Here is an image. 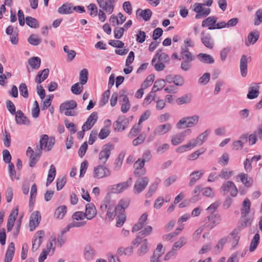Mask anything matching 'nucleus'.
<instances>
[{
    "instance_id": "obj_14",
    "label": "nucleus",
    "mask_w": 262,
    "mask_h": 262,
    "mask_svg": "<svg viewBox=\"0 0 262 262\" xmlns=\"http://www.w3.org/2000/svg\"><path fill=\"white\" fill-rule=\"evenodd\" d=\"M97 118V113L96 112H93L88 118L82 128H84L86 130H90L96 122Z\"/></svg>"
},
{
    "instance_id": "obj_42",
    "label": "nucleus",
    "mask_w": 262,
    "mask_h": 262,
    "mask_svg": "<svg viewBox=\"0 0 262 262\" xmlns=\"http://www.w3.org/2000/svg\"><path fill=\"white\" fill-rule=\"evenodd\" d=\"M260 236L258 233H256L252 239L249 247L250 252H253L257 247L259 242Z\"/></svg>"
},
{
    "instance_id": "obj_56",
    "label": "nucleus",
    "mask_w": 262,
    "mask_h": 262,
    "mask_svg": "<svg viewBox=\"0 0 262 262\" xmlns=\"http://www.w3.org/2000/svg\"><path fill=\"white\" fill-rule=\"evenodd\" d=\"M28 41L33 46H37L41 42V39L35 34L31 35L28 38Z\"/></svg>"
},
{
    "instance_id": "obj_43",
    "label": "nucleus",
    "mask_w": 262,
    "mask_h": 262,
    "mask_svg": "<svg viewBox=\"0 0 262 262\" xmlns=\"http://www.w3.org/2000/svg\"><path fill=\"white\" fill-rule=\"evenodd\" d=\"M27 25L32 28H38L39 27L38 20L31 16H27L26 18Z\"/></svg>"
},
{
    "instance_id": "obj_27",
    "label": "nucleus",
    "mask_w": 262,
    "mask_h": 262,
    "mask_svg": "<svg viewBox=\"0 0 262 262\" xmlns=\"http://www.w3.org/2000/svg\"><path fill=\"white\" fill-rule=\"evenodd\" d=\"M73 7L71 3L63 4L58 9V12L61 14H69L73 12Z\"/></svg>"
},
{
    "instance_id": "obj_62",
    "label": "nucleus",
    "mask_w": 262,
    "mask_h": 262,
    "mask_svg": "<svg viewBox=\"0 0 262 262\" xmlns=\"http://www.w3.org/2000/svg\"><path fill=\"white\" fill-rule=\"evenodd\" d=\"M83 85L80 86L79 83L77 82L73 84L71 87L72 92L75 95L80 94L83 90Z\"/></svg>"
},
{
    "instance_id": "obj_19",
    "label": "nucleus",
    "mask_w": 262,
    "mask_h": 262,
    "mask_svg": "<svg viewBox=\"0 0 262 262\" xmlns=\"http://www.w3.org/2000/svg\"><path fill=\"white\" fill-rule=\"evenodd\" d=\"M242 183L247 187H250L253 184V180L247 174L242 172L237 175Z\"/></svg>"
},
{
    "instance_id": "obj_49",
    "label": "nucleus",
    "mask_w": 262,
    "mask_h": 262,
    "mask_svg": "<svg viewBox=\"0 0 262 262\" xmlns=\"http://www.w3.org/2000/svg\"><path fill=\"white\" fill-rule=\"evenodd\" d=\"M63 51L67 54V56L69 61H72L76 56V52L73 50H70L69 47L68 46H64L63 47Z\"/></svg>"
},
{
    "instance_id": "obj_26",
    "label": "nucleus",
    "mask_w": 262,
    "mask_h": 262,
    "mask_svg": "<svg viewBox=\"0 0 262 262\" xmlns=\"http://www.w3.org/2000/svg\"><path fill=\"white\" fill-rule=\"evenodd\" d=\"M129 201L128 199H122L120 200L115 207V212L124 213L125 209L128 206Z\"/></svg>"
},
{
    "instance_id": "obj_44",
    "label": "nucleus",
    "mask_w": 262,
    "mask_h": 262,
    "mask_svg": "<svg viewBox=\"0 0 262 262\" xmlns=\"http://www.w3.org/2000/svg\"><path fill=\"white\" fill-rule=\"evenodd\" d=\"M139 124H135L130 130L128 137L131 139L137 136L138 134L141 131V127Z\"/></svg>"
},
{
    "instance_id": "obj_18",
    "label": "nucleus",
    "mask_w": 262,
    "mask_h": 262,
    "mask_svg": "<svg viewBox=\"0 0 262 262\" xmlns=\"http://www.w3.org/2000/svg\"><path fill=\"white\" fill-rule=\"evenodd\" d=\"M203 174V171L198 170L191 172L190 174V181L188 184L189 187L193 186L196 181L200 179Z\"/></svg>"
},
{
    "instance_id": "obj_21",
    "label": "nucleus",
    "mask_w": 262,
    "mask_h": 262,
    "mask_svg": "<svg viewBox=\"0 0 262 262\" xmlns=\"http://www.w3.org/2000/svg\"><path fill=\"white\" fill-rule=\"evenodd\" d=\"M259 37V33L256 30H253L248 35V41H246V46L248 47L250 44L254 45L258 40Z\"/></svg>"
},
{
    "instance_id": "obj_35",
    "label": "nucleus",
    "mask_w": 262,
    "mask_h": 262,
    "mask_svg": "<svg viewBox=\"0 0 262 262\" xmlns=\"http://www.w3.org/2000/svg\"><path fill=\"white\" fill-rule=\"evenodd\" d=\"M95 251L91 246H86L84 249V256L86 260L90 261L94 258Z\"/></svg>"
},
{
    "instance_id": "obj_17",
    "label": "nucleus",
    "mask_w": 262,
    "mask_h": 262,
    "mask_svg": "<svg viewBox=\"0 0 262 262\" xmlns=\"http://www.w3.org/2000/svg\"><path fill=\"white\" fill-rule=\"evenodd\" d=\"M15 115V121L17 124L25 125H29L30 124L29 119L21 111L18 110Z\"/></svg>"
},
{
    "instance_id": "obj_30",
    "label": "nucleus",
    "mask_w": 262,
    "mask_h": 262,
    "mask_svg": "<svg viewBox=\"0 0 262 262\" xmlns=\"http://www.w3.org/2000/svg\"><path fill=\"white\" fill-rule=\"evenodd\" d=\"M77 103L75 100H71L62 103L60 105V110L61 111L64 110H73L77 107Z\"/></svg>"
},
{
    "instance_id": "obj_23",
    "label": "nucleus",
    "mask_w": 262,
    "mask_h": 262,
    "mask_svg": "<svg viewBox=\"0 0 262 262\" xmlns=\"http://www.w3.org/2000/svg\"><path fill=\"white\" fill-rule=\"evenodd\" d=\"M15 251L14 244L11 243L7 249L4 262H11L13 257Z\"/></svg>"
},
{
    "instance_id": "obj_50",
    "label": "nucleus",
    "mask_w": 262,
    "mask_h": 262,
    "mask_svg": "<svg viewBox=\"0 0 262 262\" xmlns=\"http://www.w3.org/2000/svg\"><path fill=\"white\" fill-rule=\"evenodd\" d=\"M229 161V155L225 152L222 156L218 159V163L223 166H225L228 165Z\"/></svg>"
},
{
    "instance_id": "obj_20",
    "label": "nucleus",
    "mask_w": 262,
    "mask_h": 262,
    "mask_svg": "<svg viewBox=\"0 0 262 262\" xmlns=\"http://www.w3.org/2000/svg\"><path fill=\"white\" fill-rule=\"evenodd\" d=\"M248 58L245 55H243L240 59V71L241 75L246 77L247 73V63Z\"/></svg>"
},
{
    "instance_id": "obj_51",
    "label": "nucleus",
    "mask_w": 262,
    "mask_h": 262,
    "mask_svg": "<svg viewBox=\"0 0 262 262\" xmlns=\"http://www.w3.org/2000/svg\"><path fill=\"white\" fill-rule=\"evenodd\" d=\"M156 151L159 155H161L164 153L169 148V145L167 143H164L162 145H156Z\"/></svg>"
},
{
    "instance_id": "obj_6",
    "label": "nucleus",
    "mask_w": 262,
    "mask_h": 262,
    "mask_svg": "<svg viewBox=\"0 0 262 262\" xmlns=\"http://www.w3.org/2000/svg\"><path fill=\"white\" fill-rule=\"evenodd\" d=\"M110 170L105 166L99 165L94 168L93 176L95 178L101 179L110 176Z\"/></svg>"
},
{
    "instance_id": "obj_39",
    "label": "nucleus",
    "mask_w": 262,
    "mask_h": 262,
    "mask_svg": "<svg viewBox=\"0 0 262 262\" xmlns=\"http://www.w3.org/2000/svg\"><path fill=\"white\" fill-rule=\"evenodd\" d=\"M111 198L110 196H106L104 200L102 201L100 205V210L104 213L106 209H108L109 206H112Z\"/></svg>"
},
{
    "instance_id": "obj_7",
    "label": "nucleus",
    "mask_w": 262,
    "mask_h": 262,
    "mask_svg": "<svg viewBox=\"0 0 262 262\" xmlns=\"http://www.w3.org/2000/svg\"><path fill=\"white\" fill-rule=\"evenodd\" d=\"M221 189L224 192V195L230 190V195L232 197L236 196L238 192L237 188L234 183L230 181L224 182L222 184Z\"/></svg>"
},
{
    "instance_id": "obj_58",
    "label": "nucleus",
    "mask_w": 262,
    "mask_h": 262,
    "mask_svg": "<svg viewBox=\"0 0 262 262\" xmlns=\"http://www.w3.org/2000/svg\"><path fill=\"white\" fill-rule=\"evenodd\" d=\"M19 90L22 96L27 98L29 96V93L27 85L25 83H21L19 86Z\"/></svg>"
},
{
    "instance_id": "obj_10",
    "label": "nucleus",
    "mask_w": 262,
    "mask_h": 262,
    "mask_svg": "<svg viewBox=\"0 0 262 262\" xmlns=\"http://www.w3.org/2000/svg\"><path fill=\"white\" fill-rule=\"evenodd\" d=\"M45 234L43 230L38 231L36 233L32 240V250L33 252L36 251L40 247L42 242V238Z\"/></svg>"
},
{
    "instance_id": "obj_31",
    "label": "nucleus",
    "mask_w": 262,
    "mask_h": 262,
    "mask_svg": "<svg viewBox=\"0 0 262 262\" xmlns=\"http://www.w3.org/2000/svg\"><path fill=\"white\" fill-rule=\"evenodd\" d=\"M228 236L221 238L214 247L213 252L214 253H219L223 249L224 246L228 241Z\"/></svg>"
},
{
    "instance_id": "obj_25",
    "label": "nucleus",
    "mask_w": 262,
    "mask_h": 262,
    "mask_svg": "<svg viewBox=\"0 0 262 262\" xmlns=\"http://www.w3.org/2000/svg\"><path fill=\"white\" fill-rule=\"evenodd\" d=\"M201 41L203 45L209 49H212L213 47V41L209 34L205 35L204 32L201 34Z\"/></svg>"
},
{
    "instance_id": "obj_48",
    "label": "nucleus",
    "mask_w": 262,
    "mask_h": 262,
    "mask_svg": "<svg viewBox=\"0 0 262 262\" xmlns=\"http://www.w3.org/2000/svg\"><path fill=\"white\" fill-rule=\"evenodd\" d=\"M191 97L189 95H185L183 96L178 98L177 99V103L179 105L187 104L190 102Z\"/></svg>"
},
{
    "instance_id": "obj_12",
    "label": "nucleus",
    "mask_w": 262,
    "mask_h": 262,
    "mask_svg": "<svg viewBox=\"0 0 262 262\" xmlns=\"http://www.w3.org/2000/svg\"><path fill=\"white\" fill-rule=\"evenodd\" d=\"M99 6L108 14H111L114 11V4L116 1L113 0H106L104 2L103 0H97Z\"/></svg>"
},
{
    "instance_id": "obj_28",
    "label": "nucleus",
    "mask_w": 262,
    "mask_h": 262,
    "mask_svg": "<svg viewBox=\"0 0 262 262\" xmlns=\"http://www.w3.org/2000/svg\"><path fill=\"white\" fill-rule=\"evenodd\" d=\"M251 203L247 198L245 199L243 203V207L241 208V218H245L249 213Z\"/></svg>"
},
{
    "instance_id": "obj_16",
    "label": "nucleus",
    "mask_w": 262,
    "mask_h": 262,
    "mask_svg": "<svg viewBox=\"0 0 262 262\" xmlns=\"http://www.w3.org/2000/svg\"><path fill=\"white\" fill-rule=\"evenodd\" d=\"M86 218L88 220H91L97 214V210L93 203H88L85 206Z\"/></svg>"
},
{
    "instance_id": "obj_3",
    "label": "nucleus",
    "mask_w": 262,
    "mask_h": 262,
    "mask_svg": "<svg viewBox=\"0 0 262 262\" xmlns=\"http://www.w3.org/2000/svg\"><path fill=\"white\" fill-rule=\"evenodd\" d=\"M199 119L200 117L197 115L183 117L177 123V127L178 129H182L185 127L194 126L198 124Z\"/></svg>"
},
{
    "instance_id": "obj_11",
    "label": "nucleus",
    "mask_w": 262,
    "mask_h": 262,
    "mask_svg": "<svg viewBox=\"0 0 262 262\" xmlns=\"http://www.w3.org/2000/svg\"><path fill=\"white\" fill-rule=\"evenodd\" d=\"M191 133L190 129H187L184 131L181 132L173 136H172L171 140V144L173 145H178L181 143L185 139L187 135H189Z\"/></svg>"
},
{
    "instance_id": "obj_38",
    "label": "nucleus",
    "mask_w": 262,
    "mask_h": 262,
    "mask_svg": "<svg viewBox=\"0 0 262 262\" xmlns=\"http://www.w3.org/2000/svg\"><path fill=\"white\" fill-rule=\"evenodd\" d=\"M203 190L202 186L200 185H196L192 192V197L190 199L191 202H195L199 200L198 196L200 192Z\"/></svg>"
},
{
    "instance_id": "obj_33",
    "label": "nucleus",
    "mask_w": 262,
    "mask_h": 262,
    "mask_svg": "<svg viewBox=\"0 0 262 262\" xmlns=\"http://www.w3.org/2000/svg\"><path fill=\"white\" fill-rule=\"evenodd\" d=\"M28 64L33 69H38L41 64V60L38 57H33L28 59Z\"/></svg>"
},
{
    "instance_id": "obj_37",
    "label": "nucleus",
    "mask_w": 262,
    "mask_h": 262,
    "mask_svg": "<svg viewBox=\"0 0 262 262\" xmlns=\"http://www.w3.org/2000/svg\"><path fill=\"white\" fill-rule=\"evenodd\" d=\"M148 251L147 239H144L142 241L140 247L137 251V254L139 256H142L145 255Z\"/></svg>"
},
{
    "instance_id": "obj_60",
    "label": "nucleus",
    "mask_w": 262,
    "mask_h": 262,
    "mask_svg": "<svg viewBox=\"0 0 262 262\" xmlns=\"http://www.w3.org/2000/svg\"><path fill=\"white\" fill-rule=\"evenodd\" d=\"M158 182L152 184L149 187L147 192L145 194L146 198H150L155 192L158 188Z\"/></svg>"
},
{
    "instance_id": "obj_52",
    "label": "nucleus",
    "mask_w": 262,
    "mask_h": 262,
    "mask_svg": "<svg viewBox=\"0 0 262 262\" xmlns=\"http://www.w3.org/2000/svg\"><path fill=\"white\" fill-rule=\"evenodd\" d=\"M186 243V239L184 237H181L178 241L176 242L173 245L172 249H173L175 252H176L178 249L181 248L183 245Z\"/></svg>"
},
{
    "instance_id": "obj_61",
    "label": "nucleus",
    "mask_w": 262,
    "mask_h": 262,
    "mask_svg": "<svg viewBox=\"0 0 262 262\" xmlns=\"http://www.w3.org/2000/svg\"><path fill=\"white\" fill-rule=\"evenodd\" d=\"M110 131L107 126L102 128L98 134V137L102 140L106 138L110 135Z\"/></svg>"
},
{
    "instance_id": "obj_57",
    "label": "nucleus",
    "mask_w": 262,
    "mask_h": 262,
    "mask_svg": "<svg viewBox=\"0 0 262 262\" xmlns=\"http://www.w3.org/2000/svg\"><path fill=\"white\" fill-rule=\"evenodd\" d=\"M66 178L64 176L59 177L56 180V188L57 190H61L66 183Z\"/></svg>"
},
{
    "instance_id": "obj_1",
    "label": "nucleus",
    "mask_w": 262,
    "mask_h": 262,
    "mask_svg": "<svg viewBox=\"0 0 262 262\" xmlns=\"http://www.w3.org/2000/svg\"><path fill=\"white\" fill-rule=\"evenodd\" d=\"M55 139L53 137L50 138L47 135H43L40 137L39 145H37L35 152L31 147H28L26 151L27 156L29 158V166L34 167L39 159L42 150L50 151L55 144Z\"/></svg>"
},
{
    "instance_id": "obj_41",
    "label": "nucleus",
    "mask_w": 262,
    "mask_h": 262,
    "mask_svg": "<svg viewBox=\"0 0 262 262\" xmlns=\"http://www.w3.org/2000/svg\"><path fill=\"white\" fill-rule=\"evenodd\" d=\"M181 55L183 60L192 61L194 59V57L192 56L191 53L189 52L188 49L187 48H185V49H183Z\"/></svg>"
},
{
    "instance_id": "obj_22",
    "label": "nucleus",
    "mask_w": 262,
    "mask_h": 262,
    "mask_svg": "<svg viewBox=\"0 0 262 262\" xmlns=\"http://www.w3.org/2000/svg\"><path fill=\"white\" fill-rule=\"evenodd\" d=\"M171 129V125L167 123L158 126L154 130L155 135H164L168 132Z\"/></svg>"
},
{
    "instance_id": "obj_15",
    "label": "nucleus",
    "mask_w": 262,
    "mask_h": 262,
    "mask_svg": "<svg viewBox=\"0 0 262 262\" xmlns=\"http://www.w3.org/2000/svg\"><path fill=\"white\" fill-rule=\"evenodd\" d=\"M132 178H129L127 181L119 183L113 186L112 190L115 193H120L126 189L130 186L132 183Z\"/></svg>"
},
{
    "instance_id": "obj_5",
    "label": "nucleus",
    "mask_w": 262,
    "mask_h": 262,
    "mask_svg": "<svg viewBox=\"0 0 262 262\" xmlns=\"http://www.w3.org/2000/svg\"><path fill=\"white\" fill-rule=\"evenodd\" d=\"M113 149V145L111 144L104 145L99 155V160L101 164H104L111 155V150Z\"/></svg>"
},
{
    "instance_id": "obj_9",
    "label": "nucleus",
    "mask_w": 262,
    "mask_h": 262,
    "mask_svg": "<svg viewBox=\"0 0 262 262\" xmlns=\"http://www.w3.org/2000/svg\"><path fill=\"white\" fill-rule=\"evenodd\" d=\"M128 124V119L124 116H119L113 124L114 130L116 132L123 131Z\"/></svg>"
},
{
    "instance_id": "obj_34",
    "label": "nucleus",
    "mask_w": 262,
    "mask_h": 262,
    "mask_svg": "<svg viewBox=\"0 0 262 262\" xmlns=\"http://www.w3.org/2000/svg\"><path fill=\"white\" fill-rule=\"evenodd\" d=\"M217 19V17L215 16H209L202 21V26L203 27H209V28L212 26H215Z\"/></svg>"
},
{
    "instance_id": "obj_24",
    "label": "nucleus",
    "mask_w": 262,
    "mask_h": 262,
    "mask_svg": "<svg viewBox=\"0 0 262 262\" xmlns=\"http://www.w3.org/2000/svg\"><path fill=\"white\" fill-rule=\"evenodd\" d=\"M49 73V69H45L41 71H39L37 74L35 81L37 84L41 83L43 81L47 78Z\"/></svg>"
},
{
    "instance_id": "obj_55",
    "label": "nucleus",
    "mask_w": 262,
    "mask_h": 262,
    "mask_svg": "<svg viewBox=\"0 0 262 262\" xmlns=\"http://www.w3.org/2000/svg\"><path fill=\"white\" fill-rule=\"evenodd\" d=\"M233 174L232 171H227L225 169L221 170L219 177L222 179L227 180L229 179Z\"/></svg>"
},
{
    "instance_id": "obj_64",
    "label": "nucleus",
    "mask_w": 262,
    "mask_h": 262,
    "mask_svg": "<svg viewBox=\"0 0 262 262\" xmlns=\"http://www.w3.org/2000/svg\"><path fill=\"white\" fill-rule=\"evenodd\" d=\"M146 139V135L145 134H140L137 138L133 141V145L137 146L142 144Z\"/></svg>"
},
{
    "instance_id": "obj_59",
    "label": "nucleus",
    "mask_w": 262,
    "mask_h": 262,
    "mask_svg": "<svg viewBox=\"0 0 262 262\" xmlns=\"http://www.w3.org/2000/svg\"><path fill=\"white\" fill-rule=\"evenodd\" d=\"M155 79V76L154 75L150 74L149 76L147 77L145 80L144 81V82L142 84V87L143 88H147L149 85H151L153 81Z\"/></svg>"
},
{
    "instance_id": "obj_54",
    "label": "nucleus",
    "mask_w": 262,
    "mask_h": 262,
    "mask_svg": "<svg viewBox=\"0 0 262 262\" xmlns=\"http://www.w3.org/2000/svg\"><path fill=\"white\" fill-rule=\"evenodd\" d=\"M240 231V229L238 228H235L233 229L229 234V236H228L229 237V236H231L232 238L234 239L233 244L234 245H236L238 242L239 240V237L237 236L238 234L239 233Z\"/></svg>"
},
{
    "instance_id": "obj_2",
    "label": "nucleus",
    "mask_w": 262,
    "mask_h": 262,
    "mask_svg": "<svg viewBox=\"0 0 262 262\" xmlns=\"http://www.w3.org/2000/svg\"><path fill=\"white\" fill-rule=\"evenodd\" d=\"M213 3V0H207L206 3H194L193 5V11L196 13L195 16L196 19H200L202 17H205L208 16L210 12V8H203V6H207L210 7Z\"/></svg>"
},
{
    "instance_id": "obj_32",
    "label": "nucleus",
    "mask_w": 262,
    "mask_h": 262,
    "mask_svg": "<svg viewBox=\"0 0 262 262\" xmlns=\"http://www.w3.org/2000/svg\"><path fill=\"white\" fill-rule=\"evenodd\" d=\"M198 58L201 61L207 64H211L214 62L213 57L211 55L205 53H200L198 55Z\"/></svg>"
},
{
    "instance_id": "obj_8",
    "label": "nucleus",
    "mask_w": 262,
    "mask_h": 262,
    "mask_svg": "<svg viewBox=\"0 0 262 262\" xmlns=\"http://www.w3.org/2000/svg\"><path fill=\"white\" fill-rule=\"evenodd\" d=\"M41 221V215L40 212L35 211L33 212L30 216L29 221V227L31 231H34L37 227Z\"/></svg>"
},
{
    "instance_id": "obj_53",
    "label": "nucleus",
    "mask_w": 262,
    "mask_h": 262,
    "mask_svg": "<svg viewBox=\"0 0 262 262\" xmlns=\"http://www.w3.org/2000/svg\"><path fill=\"white\" fill-rule=\"evenodd\" d=\"M118 213V215L117 218L116 226L118 227H121L126 220V216L124 213H119V212H116Z\"/></svg>"
},
{
    "instance_id": "obj_46",
    "label": "nucleus",
    "mask_w": 262,
    "mask_h": 262,
    "mask_svg": "<svg viewBox=\"0 0 262 262\" xmlns=\"http://www.w3.org/2000/svg\"><path fill=\"white\" fill-rule=\"evenodd\" d=\"M3 134L4 137L3 138V141L4 144L7 147H9L11 144V135L9 133L7 132L6 129L3 131Z\"/></svg>"
},
{
    "instance_id": "obj_29",
    "label": "nucleus",
    "mask_w": 262,
    "mask_h": 262,
    "mask_svg": "<svg viewBox=\"0 0 262 262\" xmlns=\"http://www.w3.org/2000/svg\"><path fill=\"white\" fill-rule=\"evenodd\" d=\"M137 14L142 17L145 21H148L151 18L152 12L149 9H146L144 10L138 9L137 11Z\"/></svg>"
},
{
    "instance_id": "obj_4",
    "label": "nucleus",
    "mask_w": 262,
    "mask_h": 262,
    "mask_svg": "<svg viewBox=\"0 0 262 262\" xmlns=\"http://www.w3.org/2000/svg\"><path fill=\"white\" fill-rule=\"evenodd\" d=\"M149 179L146 177L139 178L135 182L134 186V192L139 194L143 191L147 186Z\"/></svg>"
},
{
    "instance_id": "obj_40",
    "label": "nucleus",
    "mask_w": 262,
    "mask_h": 262,
    "mask_svg": "<svg viewBox=\"0 0 262 262\" xmlns=\"http://www.w3.org/2000/svg\"><path fill=\"white\" fill-rule=\"evenodd\" d=\"M67 212V207L65 205H62L58 207L55 211V216L57 219H62Z\"/></svg>"
},
{
    "instance_id": "obj_47",
    "label": "nucleus",
    "mask_w": 262,
    "mask_h": 262,
    "mask_svg": "<svg viewBox=\"0 0 262 262\" xmlns=\"http://www.w3.org/2000/svg\"><path fill=\"white\" fill-rule=\"evenodd\" d=\"M205 151V149L201 148L188 156V160L192 161L196 160L198 157Z\"/></svg>"
},
{
    "instance_id": "obj_45",
    "label": "nucleus",
    "mask_w": 262,
    "mask_h": 262,
    "mask_svg": "<svg viewBox=\"0 0 262 262\" xmlns=\"http://www.w3.org/2000/svg\"><path fill=\"white\" fill-rule=\"evenodd\" d=\"M88 79V71L86 69H82L80 72L79 81L81 85L85 84Z\"/></svg>"
},
{
    "instance_id": "obj_63",
    "label": "nucleus",
    "mask_w": 262,
    "mask_h": 262,
    "mask_svg": "<svg viewBox=\"0 0 262 262\" xmlns=\"http://www.w3.org/2000/svg\"><path fill=\"white\" fill-rule=\"evenodd\" d=\"M262 23V9L256 11L255 15L254 25L258 26Z\"/></svg>"
},
{
    "instance_id": "obj_36",
    "label": "nucleus",
    "mask_w": 262,
    "mask_h": 262,
    "mask_svg": "<svg viewBox=\"0 0 262 262\" xmlns=\"http://www.w3.org/2000/svg\"><path fill=\"white\" fill-rule=\"evenodd\" d=\"M259 94V86H251L249 89V92L247 94L248 98L253 99L258 97Z\"/></svg>"
},
{
    "instance_id": "obj_13",
    "label": "nucleus",
    "mask_w": 262,
    "mask_h": 262,
    "mask_svg": "<svg viewBox=\"0 0 262 262\" xmlns=\"http://www.w3.org/2000/svg\"><path fill=\"white\" fill-rule=\"evenodd\" d=\"M206 220H207L208 222L211 221L207 225V227L209 229H212L215 226L220 224L221 221V217L219 214L211 213L206 217Z\"/></svg>"
}]
</instances>
